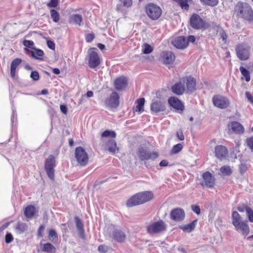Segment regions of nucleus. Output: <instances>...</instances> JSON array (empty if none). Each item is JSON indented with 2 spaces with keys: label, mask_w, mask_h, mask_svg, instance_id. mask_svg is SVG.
I'll use <instances>...</instances> for the list:
<instances>
[{
  "label": "nucleus",
  "mask_w": 253,
  "mask_h": 253,
  "mask_svg": "<svg viewBox=\"0 0 253 253\" xmlns=\"http://www.w3.org/2000/svg\"><path fill=\"white\" fill-rule=\"evenodd\" d=\"M154 195L152 192L146 191L139 192L129 199L126 202L127 207H132L136 205L143 204L153 198Z\"/></svg>",
  "instance_id": "obj_1"
},
{
  "label": "nucleus",
  "mask_w": 253,
  "mask_h": 253,
  "mask_svg": "<svg viewBox=\"0 0 253 253\" xmlns=\"http://www.w3.org/2000/svg\"><path fill=\"white\" fill-rule=\"evenodd\" d=\"M235 10L239 17L250 22H253V11L249 4L239 2L236 5Z\"/></svg>",
  "instance_id": "obj_2"
},
{
  "label": "nucleus",
  "mask_w": 253,
  "mask_h": 253,
  "mask_svg": "<svg viewBox=\"0 0 253 253\" xmlns=\"http://www.w3.org/2000/svg\"><path fill=\"white\" fill-rule=\"evenodd\" d=\"M75 156L78 164L82 167L87 165L88 162V156L82 147H78L75 151Z\"/></svg>",
  "instance_id": "obj_3"
},
{
  "label": "nucleus",
  "mask_w": 253,
  "mask_h": 253,
  "mask_svg": "<svg viewBox=\"0 0 253 253\" xmlns=\"http://www.w3.org/2000/svg\"><path fill=\"white\" fill-rule=\"evenodd\" d=\"M146 12L152 20L158 19L162 14V9L159 6L153 3H150L146 6Z\"/></svg>",
  "instance_id": "obj_4"
},
{
  "label": "nucleus",
  "mask_w": 253,
  "mask_h": 253,
  "mask_svg": "<svg viewBox=\"0 0 253 253\" xmlns=\"http://www.w3.org/2000/svg\"><path fill=\"white\" fill-rule=\"evenodd\" d=\"M166 229V224L162 221L160 220L150 224L147 227V230L150 234H157L165 231Z\"/></svg>",
  "instance_id": "obj_5"
},
{
  "label": "nucleus",
  "mask_w": 253,
  "mask_h": 253,
  "mask_svg": "<svg viewBox=\"0 0 253 253\" xmlns=\"http://www.w3.org/2000/svg\"><path fill=\"white\" fill-rule=\"evenodd\" d=\"M137 155L139 159L142 161L154 160L158 156V155L156 152H151L146 148L142 147L138 148L137 152Z\"/></svg>",
  "instance_id": "obj_6"
},
{
  "label": "nucleus",
  "mask_w": 253,
  "mask_h": 253,
  "mask_svg": "<svg viewBox=\"0 0 253 253\" xmlns=\"http://www.w3.org/2000/svg\"><path fill=\"white\" fill-rule=\"evenodd\" d=\"M250 47L244 43L239 44L236 48L237 57L241 60H247L250 56Z\"/></svg>",
  "instance_id": "obj_7"
},
{
  "label": "nucleus",
  "mask_w": 253,
  "mask_h": 253,
  "mask_svg": "<svg viewBox=\"0 0 253 253\" xmlns=\"http://www.w3.org/2000/svg\"><path fill=\"white\" fill-rule=\"evenodd\" d=\"M212 100L214 105L220 109H226L230 105L229 99L226 97L222 95H214Z\"/></svg>",
  "instance_id": "obj_8"
},
{
  "label": "nucleus",
  "mask_w": 253,
  "mask_h": 253,
  "mask_svg": "<svg viewBox=\"0 0 253 253\" xmlns=\"http://www.w3.org/2000/svg\"><path fill=\"white\" fill-rule=\"evenodd\" d=\"M55 158L53 156L50 155L46 159L45 164V169L48 177L53 179L54 177Z\"/></svg>",
  "instance_id": "obj_9"
},
{
  "label": "nucleus",
  "mask_w": 253,
  "mask_h": 253,
  "mask_svg": "<svg viewBox=\"0 0 253 253\" xmlns=\"http://www.w3.org/2000/svg\"><path fill=\"white\" fill-rule=\"evenodd\" d=\"M105 105L110 108H116L119 105V96L116 92H112L105 100Z\"/></svg>",
  "instance_id": "obj_10"
},
{
  "label": "nucleus",
  "mask_w": 253,
  "mask_h": 253,
  "mask_svg": "<svg viewBox=\"0 0 253 253\" xmlns=\"http://www.w3.org/2000/svg\"><path fill=\"white\" fill-rule=\"evenodd\" d=\"M100 64V58L98 54L90 49L88 51V66L91 68H95Z\"/></svg>",
  "instance_id": "obj_11"
},
{
  "label": "nucleus",
  "mask_w": 253,
  "mask_h": 253,
  "mask_svg": "<svg viewBox=\"0 0 253 253\" xmlns=\"http://www.w3.org/2000/svg\"><path fill=\"white\" fill-rule=\"evenodd\" d=\"M202 178L203 181L201 183L202 186H206L212 188L215 184L214 177L209 171L205 172L203 174Z\"/></svg>",
  "instance_id": "obj_12"
},
{
  "label": "nucleus",
  "mask_w": 253,
  "mask_h": 253,
  "mask_svg": "<svg viewBox=\"0 0 253 253\" xmlns=\"http://www.w3.org/2000/svg\"><path fill=\"white\" fill-rule=\"evenodd\" d=\"M191 26L194 29H200L204 27L205 23L200 16L197 14H193L190 20Z\"/></svg>",
  "instance_id": "obj_13"
},
{
  "label": "nucleus",
  "mask_w": 253,
  "mask_h": 253,
  "mask_svg": "<svg viewBox=\"0 0 253 253\" xmlns=\"http://www.w3.org/2000/svg\"><path fill=\"white\" fill-rule=\"evenodd\" d=\"M215 156L220 161L226 159L228 153L227 148L223 145H217L214 149Z\"/></svg>",
  "instance_id": "obj_14"
},
{
  "label": "nucleus",
  "mask_w": 253,
  "mask_h": 253,
  "mask_svg": "<svg viewBox=\"0 0 253 253\" xmlns=\"http://www.w3.org/2000/svg\"><path fill=\"white\" fill-rule=\"evenodd\" d=\"M172 44L178 49H183L188 46V42L186 38L184 36H179L175 38L172 41Z\"/></svg>",
  "instance_id": "obj_15"
},
{
  "label": "nucleus",
  "mask_w": 253,
  "mask_h": 253,
  "mask_svg": "<svg viewBox=\"0 0 253 253\" xmlns=\"http://www.w3.org/2000/svg\"><path fill=\"white\" fill-rule=\"evenodd\" d=\"M183 83L186 85V90L188 92H192L196 89V80L192 77L182 78Z\"/></svg>",
  "instance_id": "obj_16"
},
{
  "label": "nucleus",
  "mask_w": 253,
  "mask_h": 253,
  "mask_svg": "<svg viewBox=\"0 0 253 253\" xmlns=\"http://www.w3.org/2000/svg\"><path fill=\"white\" fill-rule=\"evenodd\" d=\"M172 91L177 95H181L186 90V87L183 83V79H181L179 81L175 83L171 87Z\"/></svg>",
  "instance_id": "obj_17"
},
{
  "label": "nucleus",
  "mask_w": 253,
  "mask_h": 253,
  "mask_svg": "<svg viewBox=\"0 0 253 253\" xmlns=\"http://www.w3.org/2000/svg\"><path fill=\"white\" fill-rule=\"evenodd\" d=\"M229 130L237 134H242L244 132V127L242 125L238 122H232L228 125Z\"/></svg>",
  "instance_id": "obj_18"
},
{
  "label": "nucleus",
  "mask_w": 253,
  "mask_h": 253,
  "mask_svg": "<svg viewBox=\"0 0 253 253\" xmlns=\"http://www.w3.org/2000/svg\"><path fill=\"white\" fill-rule=\"evenodd\" d=\"M162 60L166 65L172 64L175 60V55L171 51H164L161 54Z\"/></svg>",
  "instance_id": "obj_19"
},
{
  "label": "nucleus",
  "mask_w": 253,
  "mask_h": 253,
  "mask_svg": "<svg viewBox=\"0 0 253 253\" xmlns=\"http://www.w3.org/2000/svg\"><path fill=\"white\" fill-rule=\"evenodd\" d=\"M185 216V213L183 210L177 208L171 211L170 212L171 218L176 221L183 220Z\"/></svg>",
  "instance_id": "obj_20"
},
{
  "label": "nucleus",
  "mask_w": 253,
  "mask_h": 253,
  "mask_svg": "<svg viewBox=\"0 0 253 253\" xmlns=\"http://www.w3.org/2000/svg\"><path fill=\"white\" fill-rule=\"evenodd\" d=\"M165 104L161 101L153 100L151 105V110L155 113H158L165 111Z\"/></svg>",
  "instance_id": "obj_21"
},
{
  "label": "nucleus",
  "mask_w": 253,
  "mask_h": 253,
  "mask_svg": "<svg viewBox=\"0 0 253 253\" xmlns=\"http://www.w3.org/2000/svg\"><path fill=\"white\" fill-rule=\"evenodd\" d=\"M127 78L124 76L116 79L114 82L116 89L119 90L124 89L127 86Z\"/></svg>",
  "instance_id": "obj_22"
},
{
  "label": "nucleus",
  "mask_w": 253,
  "mask_h": 253,
  "mask_svg": "<svg viewBox=\"0 0 253 253\" xmlns=\"http://www.w3.org/2000/svg\"><path fill=\"white\" fill-rule=\"evenodd\" d=\"M168 103L169 105L174 109L182 111L184 109V105L180 100L176 97H171L168 99Z\"/></svg>",
  "instance_id": "obj_23"
},
{
  "label": "nucleus",
  "mask_w": 253,
  "mask_h": 253,
  "mask_svg": "<svg viewBox=\"0 0 253 253\" xmlns=\"http://www.w3.org/2000/svg\"><path fill=\"white\" fill-rule=\"evenodd\" d=\"M112 237L116 241L121 242L125 240L126 236L122 230L116 229L113 231Z\"/></svg>",
  "instance_id": "obj_24"
},
{
  "label": "nucleus",
  "mask_w": 253,
  "mask_h": 253,
  "mask_svg": "<svg viewBox=\"0 0 253 253\" xmlns=\"http://www.w3.org/2000/svg\"><path fill=\"white\" fill-rule=\"evenodd\" d=\"M235 229L237 231H240L244 236L249 234L250 228L246 221H243L237 225L235 226Z\"/></svg>",
  "instance_id": "obj_25"
},
{
  "label": "nucleus",
  "mask_w": 253,
  "mask_h": 253,
  "mask_svg": "<svg viewBox=\"0 0 253 253\" xmlns=\"http://www.w3.org/2000/svg\"><path fill=\"white\" fill-rule=\"evenodd\" d=\"M28 226L25 223L18 222L15 226V230L17 234H22L28 231Z\"/></svg>",
  "instance_id": "obj_26"
},
{
  "label": "nucleus",
  "mask_w": 253,
  "mask_h": 253,
  "mask_svg": "<svg viewBox=\"0 0 253 253\" xmlns=\"http://www.w3.org/2000/svg\"><path fill=\"white\" fill-rule=\"evenodd\" d=\"M21 62L22 60L20 58H15L11 62L10 65V75L12 78L15 77L16 68Z\"/></svg>",
  "instance_id": "obj_27"
},
{
  "label": "nucleus",
  "mask_w": 253,
  "mask_h": 253,
  "mask_svg": "<svg viewBox=\"0 0 253 253\" xmlns=\"http://www.w3.org/2000/svg\"><path fill=\"white\" fill-rule=\"evenodd\" d=\"M75 220L76 223V226L79 232L80 236L82 238H84V225L79 217H75Z\"/></svg>",
  "instance_id": "obj_28"
},
{
  "label": "nucleus",
  "mask_w": 253,
  "mask_h": 253,
  "mask_svg": "<svg viewBox=\"0 0 253 253\" xmlns=\"http://www.w3.org/2000/svg\"><path fill=\"white\" fill-rule=\"evenodd\" d=\"M83 21L82 16L78 14H72L70 16L69 22L70 23L80 26Z\"/></svg>",
  "instance_id": "obj_29"
},
{
  "label": "nucleus",
  "mask_w": 253,
  "mask_h": 253,
  "mask_svg": "<svg viewBox=\"0 0 253 253\" xmlns=\"http://www.w3.org/2000/svg\"><path fill=\"white\" fill-rule=\"evenodd\" d=\"M36 211V208L32 205L28 206L25 209L24 214L28 218L33 217Z\"/></svg>",
  "instance_id": "obj_30"
},
{
  "label": "nucleus",
  "mask_w": 253,
  "mask_h": 253,
  "mask_svg": "<svg viewBox=\"0 0 253 253\" xmlns=\"http://www.w3.org/2000/svg\"><path fill=\"white\" fill-rule=\"evenodd\" d=\"M107 146L109 151L111 153L115 154L119 151V148L117 146V143L114 139L109 140Z\"/></svg>",
  "instance_id": "obj_31"
},
{
  "label": "nucleus",
  "mask_w": 253,
  "mask_h": 253,
  "mask_svg": "<svg viewBox=\"0 0 253 253\" xmlns=\"http://www.w3.org/2000/svg\"><path fill=\"white\" fill-rule=\"evenodd\" d=\"M197 222V220L196 219L188 224L185 225H182L180 226L179 227L184 232H190L194 229Z\"/></svg>",
  "instance_id": "obj_32"
},
{
  "label": "nucleus",
  "mask_w": 253,
  "mask_h": 253,
  "mask_svg": "<svg viewBox=\"0 0 253 253\" xmlns=\"http://www.w3.org/2000/svg\"><path fill=\"white\" fill-rule=\"evenodd\" d=\"M232 224L235 226L243 222L240 215L236 211H234L232 214Z\"/></svg>",
  "instance_id": "obj_33"
},
{
  "label": "nucleus",
  "mask_w": 253,
  "mask_h": 253,
  "mask_svg": "<svg viewBox=\"0 0 253 253\" xmlns=\"http://www.w3.org/2000/svg\"><path fill=\"white\" fill-rule=\"evenodd\" d=\"M43 248L42 251L48 253H55L56 252L55 247L49 243H47L42 245Z\"/></svg>",
  "instance_id": "obj_34"
},
{
  "label": "nucleus",
  "mask_w": 253,
  "mask_h": 253,
  "mask_svg": "<svg viewBox=\"0 0 253 253\" xmlns=\"http://www.w3.org/2000/svg\"><path fill=\"white\" fill-rule=\"evenodd\" d=\"M145 103V99L141 98L136 101V106L135 108V111L141 113L144 111V105Z\"/></svg>",
  "instance_id": "obj_35"
},
{
  "label": "nucleus",
  "mask_w": 253,
  "mask_h": 253,
  "mask_svg": "<svg viewBox=\"0 0 253 253\" xmlns=\"http://www.w3.org/2000/svg\"><path fill=\"white\" fill-rule=\"evenodd\" d=\"M177 3L183 10L187 11L189 8L188 0H172Z\"/></svg>",
  "instance_id": "obj_36"
},
{
  "label": "nucleus",
  "mask_w": 253,
  "mask_h": 253,
  "mask_svg": "<svg viewBox=\"0 0 253 253\" xmlns=\"http://www.w3.org/2000/svg\"><path fill=\"white\" fill-rule=\"evenodd\" d=\"M32 56L38 60H42V57L43 56L44 53L42 50L39 49H34L33 51H31Z\"/></svg>",
  "instance_id": "obj_37"
},
{
  "label": "nucleus",
  "mask_w": 253,
  "mask_h": 253,
  "mask_svg": "<svg viewBox=\"0 0 253 253\" xmlns=\"http://www.w3.org/2000/svg\"><path fill=\"white\" fill-rule=\"evenodd\" d=\"M220 171L222 175H230L232 173V169L228 166L221 167L220 169Z\"/></svg>",
  "instance_id": "obj_38"
},
{
  "label": "nucleus",
  "mask_w": 253,
  "mask_h": 253,
  "mask_svg": "<svg viewBox=\"0 0 253 253\" xmlns=\"http://www.w3.org/2000/svg\"><path fill=\"white\" fill-rule=\"evenodd\" d=\"M49 239L53 243H56L58 241V236L56 232V231L53 230L51 229L50 230L49 232Z\"/></svg>",
  "instance_id": "obj_39"
},
{
  "label": "nucleus",
  "mask_w": 253,
  "mask_h": 253,
  "mask_svg": "<svg viewBox=\"0 0 253 253\" xmlns=\"http://www.w3.org/2000/svg\"><path fill=\"white\" fill-rule=\"evenodd\" d=\"M153 50V49L152 47L147 43H144L142 45V51L144 54H149L151 53Z\"/></svg>",
  "instance_id": "obj_40"
},
{
  "label": "nucleus",
  "mask_w": 253,
  "mask_h": 253,
  "mask_svg": "<svg viewBox=\"0 0 253 253\" xmlns=\"http://www.w3.org/2000/svg\"><path fill=\"white\" fill-rule=\"evenodd\" d=\"M240 71L242 75L245 77L246 81L249 82L251 79L250 72L243 67H240Z\"/></svg>",
  "instance_id": "obj_41"
},
{
  "label": "nucleus",
  "mask_w": 253,
  "mask_h": 253,
  "mask_svg": "<svg viewBox=\"0 0 253 253\" xmlns=\"http://www.w3.org/2000/svg\"><path fill=\"white\" fill-rule=\"evenodd\" d=\"M50 15L52 19L54 22H58L59 21V14L56 10L51 9L50 10Z\"/></svg>",
  "instance_id": "obj_42"
},
{
  "label": "nucleus",
  "mask_w": 253,
  "mask_h": 253,
  "mask_svg": "<svg viewBox=\"0 0 253 253\" xmlns=\"http://www.w3.org/2000/svg\"><path fill=\"white\" fill-rule=\"evenodd\" d=\"M182 148L183 146L181 144L179 143L175 145L171 150V153L172 154H177L182 150Z\"/></svg>",
  "instance_id": "obj_43"
},
{
  "label": "nucleus",
  "mask_w": 253,
  "mask_h": 253,
  "mask_svg": "<svg viewBox=\"0 0 253 253\" xmlns=\"http://www.w3.org/2000/svg\"><path fill=\"white\" fill-rule=\"evenodd\" d=\"M203 3L211 6H214L217 4L218 2V0H200Z\"/></svg>",
  "instance_id": "obj_44"
},
{
  "label": "nucleus",
  "mask_w": 253,
  "mask_h": 253,
  "mask_svg": "<svg viewBox=\"0 0 253 253\" xmlns=\"http://www.w3.org/2000/svg\"><path fill=\"white\" fill-rule=\"evenodd\" d=\"M101 136L104 137L110 136L112 138H114L116 137V133L113 131L105 130L102 133Z\"/></svg>",
  "instance_id": "obj_45"
},
{
  "label": "nucleus",
  "mask_w": 253,
  "mask_h": 253,
  "mask_svg": "<svg viewBox=\"0 0 253 253\" xmlns=\"http://www.w3.org/2000/svg\"><path fill=\"white\" fill-rule=\"evenodd\" d=\"M23 44L24 46H25L26 47H28L30 48L34 49V48L33 47L34 45V43L32 41L24 40L23 42Z\"/></svg>",
  "instance_id": "obj_46"
},
{
  "label": "nucleus",
  "mask_w": 253,
  "mask_h": 253,
  "mask_svg": "<svg viewBox=\"0 0 253 253\" xmlns=\"http://www.w3.org/2000/svg\"><path fill=\"white\" fill-rule=\"evenodd\" d=\"M247 214L250 222H253V210L250 208L247 210Z\"/></svg>",
  "instance_id": "obj_47"
},
{
  "label": "nucleus",
  "mask_w": 253,
  "mask_h": 253,
  "mask_svg": "<svg viewBox=\"0 0 253 253\" xmlns=\"http://www.w3.org/2000/svg\"><path fill=\"white\" fill-rule=\"evenodd\" d=\"M30 77L35 81L39 80L40 76L39 74L37 71H32L30 75Z\"/></svg>",
  "instance_id": "obj_48"
},
{
  "label": "nucleus",
  "mask_w": 253,
  "mask_h": 253,
  "mask_svg": "<svg viewBox=\"0 0 253 253\" xmlns=\"http://www.w3.org/2000/svg\"><path fill=\"white\" fill-rule=\"evenodd\" d=\"M58 4V0H50L47 4L49 7H56Z\"/></svg>",
  "instance_id": "obj_49"
},
{
  "label": "nucleus",
  "mask_w": 253,
  "mask_h": 253,
  "mask_svg": "<svg viewBox=\"0 0 253 253\" xmlns=\"http://www.w3.org/2000/svg\"><path fill=\"white\" fill-rule=\"evenodd\" d=\"M246 141L248 146L253 151V137L247 138Z\"/></svg>",
  "instance_id": "obj_50"
},
{
  "label": "nucleus",
  "mask_w": 253,
  "mask_h": 253,
  "mask_svg": "<svg viewBox=\"0 0 253 253\" xmlns=\"http://www.w3.org/2000/svg\"><path fill=\"white\" fill-rule=\"evenodd\" d=\"M13 240V236L11 233H7L5 235V241L6 243H11Z\"/></svg>",
  "instance_id": "obj_51"
},
{
  "label": "nucleus",
  "mask_w": 253,
  "mask_h": 253,
  "mask_svg": "<svg viewBox=\"0 0 253 253\" xmlns=\"http://www.w3.org/2000/svg\"><path fill=\"white\" fill-rule=\"evenodd\" d=\"M124 6L129 7L132 4V0H121Z\"/></svg>",
  "instance_id": "obj_52"
},
{
  "label": "nucleus",
  "mask_w": 253,
  "mask_h": 253,
  "mask_svg": "<svg viewBox=\"0 0 253 253\" xmlns=\"http://www.w3.org/2000/svg\"><path fill=\"white\" fill-rule=\"evenodd\" d=\"M192 211L197 214H199L201 213V209L198 206L192 205L191 206Z\"/></svg>",
  "instance_id": "obj_53"
},
{
  "label": "nucleus",
  "mask_w": 253,
  "mask_h": 253,
  "mask_svg": "<svg viewBox=\"0 0 253 253\" xmlns=\"http://www.w3.org/2000/svg\"><path fill=\"white\" fill-rule=\"evenodd\" d=\"M94 37L93 34H87L85 37L86 41L88 42H91L93 40Z\"/></svg>",
  "instance_id": "obj_54"
},
{
  "label": "nucleus",
  "mask_w": 253,
  "mask_h": 253,
  "mask_svg": "<svg viewBox=\"0 0 253 253\" xmlns=\"http://www.w3.org/2000/svg\"><path fill=\"white\" fill-rule=\"evenodd\" d=\"M245 95L246 97L248 98L249 101H250L251 103L253 104V97L251 94V93L248 91H246L245 93Z\"/></svg>",
  "instance_id": "obj_55"
},
{
  "label": "nucleus",
  "mask_w": 253,
  "mask_h": 253,
  "mask_svg": "<svg viewBox=\"0 0 253 253\" xmlns=\"http://www.w3.org/2000/svg\"><path fill=\"white\" fill-rule=\"evenodd\" d=\"M98 250L99 252L104 253L107 251V248L104 245H100L98 247Z\"/></svg>",
  "instance_id": "obj_56"
},
{
  "label": "nucleus",
  "mask_w": 253,
  "mask_h": 253,
  "mask_svg": "<svg viewBox=\"0 0 253 253\" xmlns=\"http://www.w3.org/2000/svg\"><path fill=\"white\" fill-rule=\"evenodd\" d=\"M249 208H250L249 207H248L247 206L243 205V206H239L237 208V209L240 212H244V211H246L247 212V210Z\"/></svg>",
  "instance_id": "obj_57"
},
{
  "label": "nucleus",
  "mask_w": 253,
  "mask_h": 253,
  "mask_svg": "<svg viewBox=\"0 0 253 253\" xmlns=\"http://www.w3.org/2000/svg\"><path fill=\"white\" fill-rule=\"evenodd\" d=\"M47 46L51 49H54L55 48V44L51 41H47Z\"/></svg>",
  "instance_id": "obj_58"
},
{
  "label": "nucleus",
  "mask_w": 253,
  "mask_h": 253,
  "mask_svg": "<svg viewBox=\"0 0 253 253\" xmlns=\"http://www.w3.org/2000/svg\"><path fill=\"white\" fill-rule=\"evenodd\" d=\"M220 35L221 38L222 39L223 41L224 42H226V39H227V36L226 33L223 30H221L220 32Z\"/></svg>",
  "instance_id": "obj_59"
},
{
  "label": "nucleus",
  "mask_w": 253,
  "mask_h": 253,
  "mask_svg": "<svg viewBox=\"0 0 253 253\" xmlns=\"http://www.w3.org/2000/svg\"><path fill=\"white\" fill-rule=\"evenodd\" d=\"M177 136L180 140H183L184 139V136L181 130H179L177 132Z\"/></svg>",
  "instance_id": "obj_60"
},
{
  "label": "nucleus",
  "mask_w": 253,
  "mask_h": 253,
  "mask_svg": "<svg viewBox=\"0 0 253 253\" xmlns=\"http://www.w3.org/2000/svg\"><path fill=\"white\" fill-rule=\"evenodd\" d=\"M186 41L188 42V44L189 42H194L195 41V38L193 36H190L187 38H186Z\"/></svg>",
  "instance_id": "obj_61"
},
{
  "label": "nucleus",
  "mask_w": 253,
  "mask_h": 253,
  "mask_svg": "<svg viewBox=\"0 0 253 253\" xmlns=\"http://www.w3.org/2000/svg\"><path fill=\"white\" fill-rule=\"evenodd\" d=\"M61 111L64 114H66L67 112V107L64 105H61L60 106Z\"/></svg>",
  "instance_id": "obj_62"
},
{
  "label": "nucleus",
  "mask_w": 253,
  "mask_h": 253,
  "mask_svg": "<svg viewBox=\"0 0 253 253\" xmlns=\"http://www.w3.org/2000/svg\"><path fill=\"white\" fill-rule=\"evenodd\" d=\"M240 171L242 173H243L244 172H245L247 169V166H246V165H244V164H241L240 166Z\"/></svg>",
  "instance_id": "obj_63"
},
{
  "label": "nucleus",
  "mask_w": 253,
  "mask_h": 253,
  "mask_svg": "<svg viewBox=\"0 0 253 253\" xmlns=\"http://www.w3.org/2000/svg\"><path fill=\"white\" fill-rule=\"evenodd\" d=\"M44 229V227L43 226H41L39 227V230H38V234L39 236H40V237L42 236V233Z\"/></svg>",
  "instance_id": "obj_64"
}]
</instances>
